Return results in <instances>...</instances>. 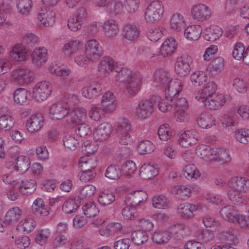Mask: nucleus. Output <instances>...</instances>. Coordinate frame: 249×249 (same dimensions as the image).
Masks as SVG:
<instances>
[{
	"instance_id": "f257e3e1",
	"label": "nucleus",
	"mask_w": 249,
	"mask_h": 249,
	"mask_svg": "<svg viewBox=\"0 0 249 249\" xmlns=\"http://www.w3.org/2000/svg\"><path fill=\"white\" fill-rule=\"evenodd\" d=\"M163 13V7L158 0L152 1L147 7L145 13L144 19L146 22L154 23L160 19Z\"/></svg>"
},
{
	"instance_id": "f03ea898",
	"label": "nucleus",
	"mask_w": 249,
	"mask_h": 249,
	"mask_svg": "<svg viewBox=\"0 0 249 249\" xmlns=\"http://www.w3.org/2000/svg\"><path fill=\"white\" fill-rule=\"evenodd\" d=\"M11 77L14 84H27L34 80V72L29 68L23 67L13 71Z\"/></svg>"
},
{
	"instance_id": "7ed1b4c3",
	"label": "nucleus",
	"mask_w": 249,
	"mask_h": 249,
	"mask_svg": "<svg viewBox=\"0 0 249 249\" xmlns=\"http://www.w3.org/2000/svg\"><path fill=\"white\" fill-rule=\"evenodd\" d=\"M69 111L70 107L67 102H57L50 108L49 116L53 120H61L66 117Z\"/></svg>"
},
{
	"instance_id": "20e7f679",
	"label": "nucleus",
	"mask_w": 249,
	"mask_h": 249,
	"mask_svg": "<svg viewBox=\"0 0 249 249\" xmlns=\"http://www.w3.org/2000/svg\"><path fill=\"white\" fill-rule=\"evenodd\" d=\"M52 91V86L49 82L41 81L34 88L33 96L37 101H43L50 95Z\"/></svg>"
},
{
	"instance_id": "39448f33",
	"label": "nucleus",
	"mask_w": 249,
	"mask_h": 249,
	"mask_svg": "<svg viewBox=\"0 0 249 249\" xmlns=\"http://www.w3.org/2000/svg\"><path fill=\"white\" fill-rule=\"evenodd\" d=\"M85 53L90 61H95L103 54V50L99 43L95 39L89 40L85 45Z\"/></svg>"
},
{
	"instance_id": "423d86ee",
	"label": "nucleus",
	"mask_w": 249,
	"mask_h": 249,
	"mask_svg": "<svg viewBox=\"0 0 249 249\" xmlns=\"http://www.w3.org/2000/svg\"><path fill=\"white\" fill-rule=\"evenodd\" d=\"M117 65V63L112 58L105 56L102 58L99 63L98 71L101 76L106 77L115 71Z\"/></svg>"
},
{
	"instance_id": "0eeeda50",
	"label": "nucleus",
	"mask_w": 249,
	"mask_h": 249,
	"mask_svg": "<svg viewBox=\"0 0 249 249\" xmlns=\"http://www.w3.org/2000/svg\"><path fill=\"white\" fill-rule=\"evenodd\" d=\"M142 76L139 73H133L125 81V88L126 92L130 96L135 95L140 89Z\"/></svg>"
},
{
	"instance_id": "6e6552de",
	"label": "nucleus",
	"mask_w": 249,
	"mask_h": 249,
	"mask_svg": "<svg viewBox=\"0 0 249 249\" xmlns=\"http://www.w3.org/2000/svg\"><path fill=\"white\" fill-rule=\"evenodd\" d=\"M197 100L204 103L205 107L210 109H217L225 103L224 96L222 94H213L208 97H199Z\"/></svg>"
},
{
	"instance_id": "1a4fd4ad",
	"label": "nucleus",
	"mask_w": 249,
	"mask_h": 249,
	"mask_svg": "<svg viewBox=\"0 0 249 249\" xmlns=\"http://www.w3.org/2000/svg\"><path fill=\"white\" fill-rule=\"evenodd\" d=\"M191 59L188 55H183L177 59L175 71L177 75L180 77L187 75L190 71Z\"/></svg>"
},
{
	"instance_id": "9d476101",
	"label": "nucleus",
	"mask_w": 249,
	"mask_h": 249,
	"mask_svg": "<svg viewBox=\"0 0 249 249\" xmlns=\"http://www.w3.org/2000/svg\"><path fill=\"white\" fill-rule=\"evenodd\" d=\"M154 102L149 99L143 100L140 102L136 108V114L141 119L149 117L153 113Z\"/></svg>"
},
{
	"instance_id": "9b49d317",
	"label": "nucleus",
	"mask_w": 249,
	"mask_h": 249,
	"mask_svg": "<svg viewBox=\"0 0 249 249\" xmlns=\"http://www.w3.org/2000/svg\"><path fill=\"white\" fill-rule=\"evenodd\" d=\"M229 185L231 189L243 193L249 192V179L246 177H232L229 181Z\"/></svg>"
},
{
	"instance_id": "f8f14e48",
	"label": "nucleus",
	"mask_w": 249,
	"mask_h": 249,
	"mask_svg": "<svg viewBox=\"0 0 249 249\" xmlns=\"http://www.w3.org/2000/svg\"><path fill=\"white\" fill-rule=\"evenodd\" d=\"M191 14L194 19L201 21L208 19L211 15L209 8L204 4L194 5L192 8Z\"/></svg>"
},
{
	"instance_id": "ddd939ff",
	"label": "nucleus",
	"mask_w": 249,
	"mask_h": 249,
	"mask_svg": "<svg viewBox=\"0 0 249 249\" xmlns=\"http://www.w3.org/2000/svg\"><path fill=\"white\" fill-rule=\"evenodd\" d=\"M147 199V195L146 192L142 190H138L130 194L125 198V203L136 207L140 205Z\"/></svg>"
},
{
	"instance_id": "4468645a",
	"label": "nucleus",
	"mask_w": 249,
	"mask_h": 249,
	"mask_svg": "<svg viewBox=\"0 0 249 249\" xmlns=\"http://www.w3.org/2000/svg\"><path fill=\"white\" fill-rule=\"evenodd\" d=\"M101 104L106 112H113L116 107V97L112 92L107 91L103 95Z\"/></svg>"
},
{
	"instance_id": "2eb2a0df",
	"label": "nucleus",
	"mask_w": 249,
	"mask_h": 249,
	"mask_svg": "<svg viewBox=\"0 0 249 249\" xmlns=\"http://www.w3.org/2000/svg\"><path fill=\"white\" fill-rule=\"evenodd\" d=\"M102 90L101 85L98 82H95L84 87L82 89V94L87 99H95L101 94Z\"/></svg>"
},
{
	"instance_id": "dca6fc26",
	"label": "nucleus",
	"mask_w": 249,
	"mask_h": 249,
	"mask_svg": "<svg viewBox=\"0 0 249 249\" xmlns=\"http://www.w3.org/2000/svg\"><path fill=\"white\" fill-rule=\"evenodd\" d=\"M44 119L40 114L32 115L26 122V126L29 132H36L40 130L43 125Z\"/></svg>"
},
{
	"instance_id": "f3484780",
	"label": "nucleus",
	"mask_w": 249,
	"mask_h": 249,
	"mask_svg": "<svg viewBox=\"0 0 249 249\" xmlns=\"http://www.w3.org/2000/svg\"><path fill=\"white\" fill-rule=\"evenodd\" d=\"M111 132V126L107 123H103L98 126L93 132L95 139L97 141L106 140Z\"/></svg>"
},
{
	"instance_id": "a211bd4d",
	"label": "nucleus",
	"mask_w": 249,
	"mask_h": 249,
	"mask_svg": "<svg viewBox=\"0 0 249 249\" xmlns=\"http://www.w3.org/2000/svg\"><path fill=\"white\" fill-rule=\"evenodd\" d=\"M11 57L17 61H22L27 59L28 51L23 45L17 44L10 52Z\"/></svg>"
},
{
	"instance_id": "6ab92c4d",
	"label": "nucleus",
	"mask_w": 249,
	"mask_h": 249,
	"mask_svg": "<svg viewBox=\"0 0 249 249\" xmlns=\"http://www.w3.org/2000/svg\"><path fill=\"white\" fill-rule=\"evenodd\" d=\"M177 46V44L174 38H168L164 41L160 48V54L163 57L170 56L176 50Z\"/></svg>"
},
{
	"instance_id": "aec40b11",
	"label": "nucleus",
	"mask_w": 249,
	"mask_h": 249,
	"mask_svg": "<svg viewBox=\"0 0 249 249\" xmlns=\"http://www.w3.org/2000/svg\"><path fill=\"white\" fill-rule=\"evenodd\" d=\"M159 170L157 165L151 163H145L140 169V175L144 179L151 178L158 174Z\"/></svg>"
},
{
	"instance_id": "412c9836",
	"label": "nucleus",
	"mask_w": 249,
	"mask_h": 249,
	"mask_svg": "<svg viewBox=\"0 0 249 249\" xmlns=\"http://www.w3.org/2000/svg\"><path fill=\"white\" fill-rule=\"evenodd\" d=\"M32 213L35 215L41 216H47L50 213L43 200L40 198L34 201L32 206Z\"/></svg>"
},
{
	"instance_id": "4be33fe9",
	"label": "nucleus",
	"mask_w": 249,
	"mask_h": 249,
	"mask_svg": "<svg viewBox=\"0 0 249 249\" xmlns=\"http://www.w3.org/2000/svg\"><path fill=\"white\" fill-rule=\"evenodd\" d=\"M17 186L18 190L23 195L31 194L36 189V182L35 180L25 179L20 183H17L15 187Z\"/></svg>"
},
{
	"instance_id": "5701e85b",
	"label": "nucleus",
	"mask_w": 249,
	"mask_h": 249,
	"mask_svg": "<svg viewBox=\"0 0 249 249\" xmlns=\"http://www.w3.org/2000/svg\"><path fill=\"white\" fill-rule=\"evenodd\" d=\"M30 96L31 93L27 89L23 88L17 89L13 95L15 102L19 105L27 104Z\"/></svg>"
},
{
	"instance_id": "b1692460",
	"label": "nucleus",
	"mask_w": 249,
	"mask_h": 249,
	"mask_svg": "<svg viewBox=\"0 0 249 249\" xmlns=\"http://www.w3.org/2000/svg\"><path fill=\"white\" fill-rule=\"evenodd\" d=\"M164 88L165 94L170 98L178 94L182 89L180 82L176 79H170Z\"/></svg>"
},
{
	"instance_id": "393cba45",
	"label": "nucleus",
	"mask_w": 249,
	"mask_h": 249,
	"mask_svg": "<svg viewBox=\"0 0 249 249\" xmlns=\"http://www.w3.org/2000/svg\"><path fill=\"white\" fill-rule=\"evenodd\" d=\"M215 148L212 149L210 146L202 145L196 150V154L205 160H214Z\"/></svg>"
},
{
	"instance_id": "a878e982",
	"label": "nucleus",
	"mask_w": 249,
	"mask_h": 249,
	"mask_svg": "<svg viewBox=\"0 0 249 249\" xmlns=\"http://www.w3.org/2000/svg\"><path fill=\"white\" fill-rule=\"evenodd\" d=\"M47 50L44 47H39L32 53V62L36 66H41L47 59Z\"/></svg>"
},
{
	"instance_id": "bb28decb",
	"label": "nucleus",
	"mask_w": 249,
	"mask_h": 249,
	"mask_svg": "<svg viewBox=\"0 0 249 249\" xmlns=\"http://www.w3.org/2000/svg\"><path fill=\"white\" fill-rule=\"evenodd\" d=\"M203 36L205 40L213 41L218 38L222 34V30L219 26H211L206 28L203 33Z\"/></svg>"
},
{
	"instance_id": "cd10ccee",
	"label": "nucleus",
	"mask_w": 249,
	"mask_h": 249,
	"mask_svg": "<svg viewBox=\"0 0 249 249\" xmlns=\"http://www.w3.org/2000/svg\"><path fill=\"white\" fill-rule=\"evenodd\" d=\"M171 237V233L165 230H157L152 237L153 241L157 244L161 245L167 243Z\"/></svg>"
},
{
	"instance_id": "c85d7f7f",
	"label": "nucleus",
	"mask_w": 249,
	"mask_h": 249,
	"mask_svg": "<svg viewBox=\"0 0 249 249\" xmlns=\"http://www.w3.org/2000/svg\"><path fill=\"white\" fill-rule=\"evenodd\" d=\"M202 29L198 25H193L188 26L184 30V36L188 40L195 41L197 40L202 33Z\"/></svg>"
},
{
	"instance_id": "c756f323",
	"label": "nucleus",
	"mask_w": 249,
	"mask_h": 249,
	"mask_svg": "<svg viewBox=\"0 0 249 249\" xmlns=\"http://www.w3.org/2000/svg\"><path fill=\"white\" fill-rule=\"evenodd\" d=\"M237 234V230L230 228L228 231L220 233L219 238L221 241L226 242L228 244L235 245L238 243Z\"/></svg>"
},
{
	"instance_id": "7c9ffc66",
	"label": "nucleus",
	"mask_w": 249,
	"mask_h": 249,
	"mask_svg": "<svg viewBox=\"0 0 249 249\" xmlns=\"http://www.w3.org/2000/svg\"><path fill=\"white\" fill-rule=\"evenodd\" d=\"M105 7L107 12L111 16L121 14L123 12V4L118 0H109Z\"/></svg>"
},
{
	"instance_id": "2f4dec72",
	"label": "nucleus",
	"mask_w": 249,
	"mask_h": 249,
	"mask_svg": "<svg viewBox=\"0 0 249 249\" xmlns=\"http://www.w3.org/2000/svg\"><path fill=\"white\" fill-rule=\"evenodd\" d=\"M197 210V206L191 203L180 204L178 208V213L182 217L191 218L194 216L193 212Z\"/></svg>"
},
{
	"instance_id": "473e14b6",
	"label": "nucleus",
	"mask_w": 249,
	"mask_h": 249,
	"mask_svg": "<svg viewBox=\"0 0 249 249\" xmlns=\"http://www.w3.org/2000/svg\"><path fill=\"white\" fill-rule=\"evenodd\" d=\"M70 114L71 123L78 125L80 123H83L86 120L87 111L83 108L77 107L75 108Z\"/></svg>"
},
{
	"instance_id": "72a5a7b5",
	"label": "nucleus",
	"mask_w": 249,
	"mask_h": 249,
	"mask_svg": "<svg viewBox=\"0 0 249 249\" xmlns=\"http://www.w3.org/2000/svg\"><path fill=\"white\" fill-rule=\"evenodd\" d=\"M80 200L77 197H71L66 200L62 206V210L66 213L74 212L79 207Z\"/></svg>"
},
{
	"instance_id": "f704fd0d",
	"label": "nucleus",
	"mask_w": 249,
	"mask_h": 249,
	"mask_svg": "<svg viewBox=\"0 0 249 249\" xmlns=\"http://www.w3.org/2000/svg\"><path fill=\"white\" fill-rule=\"evenodd\" d=\"M154 80L157 85L165 87L170 80L169 73L163 70H157L154 74Z\"/></svg>"
},
{
	"instance_id": "c9c22d12",
	"label": "nucleus",
	"mask_w": 249,
	"mask_h": 249,
	"mask_svg": "<svg viewBox=\"0 0 249 249\" xmlns=\"http://www.w3.org/2000/svg\"><path fill=\"white\" fill-rule=\"evenodd\" d=\"M198 125L202 128H209L215 124L214 118L210 114L201 113L197 120Z\"/></svg>"
},
{
	"instance_id": "e433bc0d",
	"label": "nucleus",
	"mask_w": 249,
	"mask_h": 249,
	"mask_svg": "<svg viewBox=\"0 0 249 249\" xmlns=\"http://www.w3.org/2000/svg\"><path fill=\"white\" fill-rule=\"evenodd\" d=\"M224 61L223 58L218 57L213 60L211 65L208 67L207 71L212 76L219 74L224 67Z\"/></svg>"
},
{
	"instance_id": "4c0bfd02",
	"label": "nucleus",
	"mask_w": 249,
	"mask_h": 249,
	"mask_svg": "<svg viewBox=\"0 0 249 249\" xmlns=\"http://www.w3.org/2000/svg\"><path fill=\"white\" fill-rule=\"evenodd\" d=\"M139 35L138 27L132 24H126L124 26L123 31V36L129 40H134L137 39Z\"/></svg>"
},
{
	"instance_id": "58836bf2",
	"label": "nucleus",
	"mask_w": 249,
	"mask_h": 249,
	"mask_svg": "<svg viewBox=\"0 0 249 249\" xmlns=\"http://www.w3.org/2000/svg\"><path fill=\"white\" fill-rule=\"evenodd\" d=\"M55 13L52 10H47L45 13L38 15V19L45 26H52L55 22Z\"/></svg>"
},
{
	"instance_id": "ea45409f",
	"label": "nucleus",
	"mask_w": 249,
	"mask_h": 249,
	"mask_svg": "<svg viewBox=\"0 0 249 249\" xmlns=\"http://www.w3.org/2000/svg\"><path fill=\"white\" fill-rule=\"evenodd\" d=\"M79 164L82 169L88 171H94L97 165V158L93 156L91 158L89 156L81 157L79 160Z\"/></svg>"
},
{
	"instance_id": "a19ab883",
	"label": "nucleus",
	"mask_w": 249,
	"mask_h": 249,
	"mask_svg": "<svg viewBox=\"0 0 249 249\" xmlns=\"http://www.w3.org/2000/svg\"><path fill=\"white\" fill-rule=\"evenodd\" d=\"M103 29L106 35L110 37L115 36L119 31L118 26L113 19L106 21L103 25Z\"/></svg>"
},
{
	"instance_id": "79ce46f5",
	"label": "nucleus",
	"mask_w": 249,
	"mask_h": 249,
	"mask_svg": "<svg viewBox=\"0 0 249 249\" xmlns=\"http://www.w3.org/2000/svg\"><path fill=\"white\" fill-rule=\"evenodd\" d=\"M221 216L225 220L233 222L237 213L233 206L228 205L222 208L220 211Z\"/></svg>"
},
{
	"instance_id": "37998d69",
	"label": "nucleus",
	"mask_w": 249,
	"mask_h": 249,
	"mask_svg": "<svg viewBox=\"0 0 249 249\" xmlns=\"http://www.w3.org/2000/svg\"><path fill=\"white\" fill-rule=\"evenodd\" d=\"M21 214L22 211L18 207L11 208L6 214L5 221L8 224L15 223L19 219Z\"/></svg>"
},
{
	"instance_id": "c03bdc74",
	"label": "nucleus",
	"mask_w": 249,
	"mask_h": 249,
	"mask_svg": "<svg viewBox=\"0 0 249 249\" xmlns=\"http://www.w3.org/2000/svg\"><path fill=\"white\" fill-rule=\"evenodd\" d=\"M16 168L21 173L27 172L30 168V160L28 157L18 156L15 160Z\"/></svg>"
},
{
	"instance_id": "a18cd8bd",
	"label": "nucleus",
	"mask_w": 249,
	"mask_h": 249,
	"mask_svg": "<svg viewBox=\"0 0 249 249\" xmlns=\"http://www.w3.org/2000/svg\"><path fill=\"white\" fill-rule=\"evenodd\" d=\"M238 119V116L237 113L235 111H231L222 116L220 121L223 126L228 127L234 126L237 123Z\"/></svg>"
},
{
	"instance_id": "49530a36",
	"label": "nucleus",
	"mask_w": 249,
	"mask_h": 249,
	"mask_svg": "<svg viewBox=\"0 0 249 249\" xmlns=\"http://www.w3.org/2000/svg\"><path fill=\"white\" fill-rule=\"evenodd\" d=\"M82 46L80 41L72 40L66 43L63 48L62 51L66 56H70L73 53L77 51Z\"/></svg>"
},
{
	"instance_id": "de8ad7c7",
	"label": "nucleus",
	"mask_w": 249,
	"mask_h": 249,
	"mask_svg": "<svg viewBox=\"0 0 249 249\" xmlns=\"http://www.w3.org/2000/svg\"><path fill=\"white\" fill-rule=\"evenodd\" d=\"M152 205L154 207L158 209H166L171 205L168 198L163 195H156L152 199Z\"/></svg>"
},
{
	"instance_id": "09e8293b",
	"label": "nucleus",
	"mask_w": 249,
	"mask_h": 249,
	"mask_svg": "<svg viewBox=\"0 0 249 249\" xmlns=\"http://www.w3.org/2000/svg\"><path fill=\"white\" fill-rule=\"evenodd\" d=\"M115 199L114 194L109 190L100 193L98 197V202L103 206L108 205L112 203Z\"/></svg>"
},
{
	"instance_id": "8fccbe9b",
	"label": "nucleus",
	"mask_w": 249,
	"mask_h": 249,
	"mask_svg": "<svg viewBox=\"0 0 249 249\" xmlns=\"http://www.w3.org/2000/svg\"><path fill=\"white\" fill-rule=\"evenodd\" d=\"M15 123L14 118L9 115L3 114L0 117V129L9 131Z\"/></svg>"
},
{
	"instance_id": "3c124183",
	"label": "nucleus",
	"mask_w": 249,
	"mask_h": 249,
	"mask_svg": "<svg viewBox=\"0 0 249 249\" xmlns=\"http://www.w3.org/2000/svg\"><path fill=\"white\" fill-rule=\"evenodd\" d=\"M148 239L146 232L143 230H137L132 233V241L138 246L143 244Z\"/></svg>"
},
{
	"instance_id": "603ef678",
	"label": "nucleus",
	"mask_w": 249,
	"mask_h": 249,
	"mask_svg": "<svg viewBox=\"0 0 249 249\" xmlns=\"http://www.w3.org/2000/svg\"><path fill=\"white\" fill-rule=\"evenodd\" d=\"M170 26L172 29L179 31L185 27L183 17L179 14L173 15L170 21Z\"/></svg>"
},
{
	"instance_id": "864d4df0",
	"label": "nucleus",
	"mask_w": 249,
	"mask_h": 249,
	"mask_svg": "<svg viewBox=\"0 0 249 249\" xmlns=\"http://www.w3.org/2000/svg\"><path fill=\"white\" fill-rule=\"evenodd\" d=\"M214 160L221 162L222 164L228 163L231 160L229 152L224 148H215Z\"/></svg>"
},
{
	"instance_id": "5fc2aeb1",
	"label": "nucleus",
	"mask_w": 249,
	"mask_h": 249,
	"mask_svg": "<svg viewBox=\"0 0 249 249\" xmlns=\"http://www.w3.org/2000/svg\"><path fill=\"white\" fill-rule=\"evenodd\" d=\"M16 5L19 13L27 16L31 11L32 1L31 0H16Z\"/></svg>"
},
{
	"instance_id": "6e6d98bb",
	"label": "nucleus",
	"mask_w": 249,
	"mask_h": 249,
	"mask_svg": "<svg viewBox=\"0 0 249 249\" xmlns=\"http://www.w3.org/2000/svg\"><path fill=\"white\" fill-rule=\"evenodd\" d=\"M184 176L187 178H196L200 176V173L196 166L193 164L186 165L182 170Z\"/></svg>"
},
{
	"instance_id": "4d7b16f0",
	"label": "nucleus",
	"mask_w": 249,
	"mask_h": 249,
	"mask_svg": "<svg viewBox=\"0 0 249 249\" xmlns=\"http://www.w3.org/2000/svg\"><path fill=\"white\" fill-rule=\"evenodd\" d=\"M138 150L139 153L142 155L150 154L155 149V146L149 141H142L138 145Z\"/></svg>"
},
{
	"instance_id": "13d9d810",
	"label": "nucleus",
	"mask_w": 249,
	"mask_h": 249,
	"mask_svg": "<svg viewBox=\"0 0 249 249\" xmlns=\"http://www.w3.org/2000/svg\"><path fill=\"white\" fill-rule=\"evenodd\" d=\"M122 172L119 166L110 165L107 169L105 176L111 179H118L121 176Z\"/></svg>"
},
{
	"instance_id": "bf43d9fd",
	"label": "nucleus",
	"mask_w": 249,
	"mask_h": 249,
	"mask_svg": "<svg viewBox=\"0 0 249 249\" xmlns=\"http://www.w3.org/2000/svg\"><path fill=\"white\" fill-rule=\"evenodd\" d=\"M36 226V222L32 218H27L21 221L18 225V229L23 232L29 233L33 231Z\"/></svg>"
},
{
	"instance_id": "052dcab7",
	"label": "nucleus",
	"mask_w": 249,
	"mask_h": 249,
	"mask_svg": "<svg viewBox=\"0 0 249 249\" xmlns=\"http://www.w3.org/2000/svg\"><path fill=\"white\" fill-rule=\"evenodd\" d=\"M217 89L216 85L213 82H208L202 89L201 93L196 97V99L201 97H208L213 94H216L215 91Z\"/></svg>"
},
{
	"instance_id": "680f3d73",
	"label": "nucleus",
	"mask_w": 249,
	"mask_h": 249,
	"mask_svg": "<svg viewBox=\"0 0 249 249\" xmlns=\"http://www.w3.org/2000/svg\"><path fill=\"white\" fill-rule=\"evenodd\" d=\"M82 209L84 214L88 217H94L99 212L98 208L93 202H89L85 204L83 206Z\"/></svg>"
},
{
	"instance_id": "e2e57ef3",
	"label": "nucleus",
	"mask_w": 249,
	"mask_h": 249,
	"mask_svg": "<svg viewBox=\"0 0 249 249\" xmlns=\"http://www.w3.org/2000/svg\"><path fill=\"white\" fill-rule=\"evenodd\" d=\"M234 137L237 141L247 144L249 143V129H241L236 130L234 132Z\"/></svg>"
},
{
	"instance_id": "0e129e2a",
	"label": "nucleus",
	"mask_w": 249,
	"mask_h": 249,
	"mask_svg": "<svg viewBox=\"0 0 249 249\" xmlns=\"http://www.w3.org/2000/svg\"><path fill=\"white\" fill-rule=\"evenodd\" d=\"M158 135L161 141H166L169 140L172 135V131L169 124H165L160 125L158 130Z\"/></svg>"
},
{
	"instance_id": "69168bd1",
	"label": "nucleus",
	"mask_w": 249,
	"mask_h": 249,
	"mask_svg": "<svg viewBox=\"0 0 249 249\" xmlns=\"http://www.w3.org/2000/svg\"><path fill=\"white\" fill-rule=\"evenodd\" d=\"M114 71L116 73L115 75L116 80L124 82L133 73L129 70L124 69L118 65H117Z\"/></svg>"
},
{
	"instance_id": "338daca9",
	"label": "nucleus",
	"mask_w": 249,
	"mask_h": 249,
	"mask_svg": "<svg viewBox=\"0 0 249 249\" xmlns=\"http://www.w3.org/2000/svg\"><path fill=\"white\" fill-rule=\"evenodd\" d=\"M190 79L193 85L200 86L207 80L206 74L203 71H196L192 73Z\"/></svg>"
},
{
	"instance_id": "774afa93",
	"label": "nucleus",
	"mask_w": 249,
	"mask_h": 249,
	"mask_svg": "<svg viewBox=\"0 0 249 249\" xmlns=\"http://www.w3.org/2000/svg\"><path fill=\"white\" fill-rule=\"evenodd\" d=\"M243 193L232 189L228 192V196L230 200L235 205H239L243 203Z\"/></svg>"
}]
</instances>
